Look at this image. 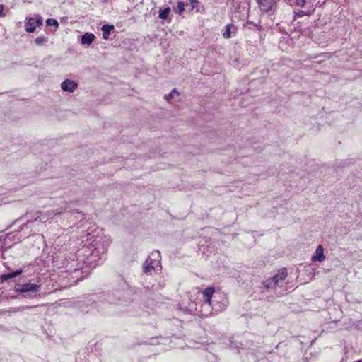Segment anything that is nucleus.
Here are the masks:
<instances>
[{
	"mask_svg": "<svg viewBox=\"0 0 362 362\" xmlns=\"http://www.w3.org/2000/svg\"><path fill=\"white\" fill-rule=\"evenodd\" d=\"M215 292V289L212 287L206 288L202 293V299L204 302L203 305L204 307H207L208 309L205 312L202 313V315L207 316L209 314L211 313L212 310H214L215 312H218L225 308L226 305L223 303H212V297Z\"/></svg>",
	"mask_w": 362,
	"mask_h": 362,
	"instance_id": "nucleus-1",
	"label": "nucleus"
},
{
	"mask_svg": "<svg viewBox=\"0 0 362 362\" xmlns=\"http://www.w3.org/2000/svg\"><path fill=\"white\" fill-rule=\"evenodd\" d=\"M287 276L288 272L286 269H282L272 278L264 281V285L268 288H275L276 286H279L280 284L286 279Z\"/></svg>",
	"mask_w": 362,
	"mask_h": 362,
	"instance_id": "nucleus-2",
	"label": "nucleus"
},
{
	"mask_svg": "<svg viewBox=\"0 0 362 362\" xmlns=\"http://www.w3.org/2000/svg\"><path fill=\"white\" fill-rule=\"evenodd\" d=\"M42 18L37 14L33 17L29 16L26 18L25 22V30L28 33H33L36 28L40 27L42 24Z\"/></svg>",
	"mask_w": 362,
	"mask_h": 362,
	"instance_id": "nucleus-3",
	"label": "nucleus"
},
{
	"mask_svg": "<svg viewBox=\"0 0 362 362\" xmlns=\"http://www.w3.org/2000/svg\"><path fill=\"white\" fill-rule=\"evenodd\" d=\"M111 243V240L109 238L104 237L101 245H98L91 252V256L98 257V259H102L104 255L107 251V247Z\"/></svg>",
	"mask_w": 362,
	"mask_h": 362,
	"instance_id": "nucleus-4",
	"label": "nucleus"
},
{
	"mask_svg": "<svg viewBox=\"0 0 362 362\" xmlns=\"http://www.w3.org/2000/svg\"><path fill=\"white\" fill-rule=\"evenodd\" d=\"M40 288V286L36 284L25 283L15 288V291L19 293L35 294Z\"/></svg>",
	"mask_w": 362,
	"mask_h": 362,
	"instance_id": "nucleus-5",
	"label": "nucleus"
},
{
	"mask_svg": "<svg viewBox=\"0 0 362 362\" xmlns=\"http://www.w3.org/2000/svg\"><path fill=\"white\" fill-rule=\"evenodd\" d=\"M153 259L154 260H159L160 259V255L158 250L152 252L151 255L144 263L143 270L144 273H149L154 269V267L153 265Z\"/></svg>",
	"mask_w": 362,
	"mask_h": 362,
	"instance_id": "nucleus-6",
	"label": "nucleus"
},
{
	"mask_svg": "<svg viewBox=\"0 0 362 362\" xmlns=\"http://www.w3.org/2000/svg\"><path fill=\"white\" fill-rule=\"evenodd\" d=\"M78 88V84L73 80L66 79L61 83V88L68 93H73Z\"/></svg>",
	"mask_w": 362,
	"mask_h": 362,
	"instance_id": "nucleus-7",
	"label": "nucleus"
},
{
	"mask_svg": "<svg viewBox=\"0 0 362 362\" xmlns=\"http://www.w3.org/2000/svg\"><path fill=\"white\" fill-rule=\"evenodd\" d=\"M325 259V255H324V248L322 245H320L317 246L315 250V255L312 257V262H322Z\"/></svg>",
	"mask_w": 362,
	"mask_h": 362,
	"instance_id": "nucleus-8",
	"label": "nucleus"
},
{
	"mask_svg": "<svg viewBox=\"0 0 362 362\" xmlns=\"http://www.w3.org/2000/svg\"><path fill=\"white\" fill-rule=\"evenodd\" d=\"M95 39V37L93 34L86 33L82 37H81V44L85 45H90Z\"/></svg>",
	"mask_w": 362,
	"mask_h": 362,
	"instance_id": "nucleus-9",
	"label": "nucleus"
},
{
	"mask_svg": "<svg viewBox=\"0 0 362 362\" xmlns=\"http://www.w3.org/2000/svg\"><path fill=\"white\" fill-rule=\"evenodd\" d=\"M66 209H67V203L64 202L60 206L59 208H58L55 210H51V211H47V214L49 217H52L53 216H55L57 214H61Z\"/></svg>",
	"mask_w": 362,
	"mask_h": 362,
	"instance_id": "nucleus-10",
	"label": "nucleus"
},
{
	"mask_svg": "<svg viewBox=\"0 0 362 362\" xmlns=\"http://www.w3.org/2000/svg\"><path fill=\"white\" fill-rule=\"evenodd\" d=\"M114 29V26L113 25H103L101 30L103 31V39L105 40H107L109 38V36L110 35V32L111 30H112Z\"/></svg>",
	"mask_w": 362,
	"mask_h": 362,
	"instance_id": "nucleus-11",
	"label": "nucleus"
},
{
	"mask_svg": "<svg viewBox=\"0 0 362 362\" xmlns=\"http://www.w3.org/2000/svg\"><path fill=\"white\" fill-rule=\"evenodd\" d=\"M22 272H23V270L22 269H19V270H17V271H16L14 272H12V273L3 274L1 276V281H7V280H8L10 279L15 278V277L18 276Z\"/></svg>",
	"mask_w": 362,
	"mask_h": 362,
	"instance_id": "nucleus-12",
	"label": "nucleus"
},
{
	"mask_svg": "<svg viewBox=\"0 0 362 362\" xmlns=\"http://www.w3.org/2000/svg\"><path fill=\"white\" fill-rule=\"evenodd\" d=\"M274 4L275 0H260V4L264 11L271 9Z\"/></svg>",
	"mask_w": 362,
	"mask_h": 362,
	"instance_id": "nucleus-13",
	"label": "nucleus"
},
{
	"mask_svg": "<svg viewBox=\"0 0 362 362\" xmlns=\"http://www.w3.org/2000/svg\"><path fill=\"white\" fill-rule=\"evenodd\" d=\"M234 28V26L232 24H228L226 26V30L223 33V37L225 39H229L231 37V28Z\"/></svg>",
	"mask_w": 362,
	"mask_h": 362,
	"instance_id": "nucleus-14",
	"label": "nucleus"
},
{
	"mask_svg": "<svg viewBox=\"0 0 362 362\" xmlns=\"http://www.w3.org/2000/svg\"><path fill=\"white\" fill-rule=\"evenodd\" d=\"M180 95L179 92L177 91V89L174 88L173 89L170 93L168 95H167L165 96V100L168 102V103H171V100L175 96H178Z\"/></svg>",
	"mask_w": 362,
	"mask_h": 362,
	"instance_id": "nucleus-15",
	"label": "nucleus"
},
{
	"mask_svg": "<svg viewBox=\"0 0 362 362\" xmlns=\"http://www.w3.org/2000/svg\"><path fill=\"white\" fill-rule=\"evenodd\" d=\"M47 41H48V37H47L41 36V37H37L35 40V43L37 46H41V45H43L44 44H45L46 42H47Z\"/></svg>",
	"mask_w": 362,
	"mask_h": 362,
	"instance_id": "nucleus-16",
	"label": "nucleus"
},
{
	"mask_svg": "<svg viewBox=\"0 0 362 362\" xmlns=\"http://www.w3.org/2000/svg\"><path fill=\"white\" fill-rule=\"evenodd\" d=\"M174 11L175 13L178 14H181L185 11V4L182 1H179L176 7H175Z\"/></svg>",
	"mask_w": 362,
	"mask_h": 362,
	"instance_id": "nucleus-17",
	"label": "nucleus"
},
{
	"mask_svg": "<svg viewBox=\"0 0 362 362\" xmlns=\"http://www.w3.org/2000/svg\"><path fill=\"white\" fill-rule=\"evenodd\" d=\"M170 11V8L167 7L163 10H160L159 12V18L161 19H166Z\"/></svg>",
	"mask_w": 362,
	"mask_h": 362,
	"instance_id": "nucleus-18",
	"label": "nucleus"
},
{
	"mask_svg": "<svg viewBox=\"0 0 362 362\" xmlns=\"http://www.w3.org/2000/svg\"><path fill=\"white\" fill-rule=\"evenodd\" d=\"M46 24L47 26H54L57 28L59 26V23L57 20L52 18H48L46 20Z\"/></svg>",
	"mask_w": 362,
	"mask_h": 362,
	"instance_id": "nucleus-19",
	"label": "nucleus"
},
{
	"mask_svg": "<svg viewBox=\"0 0 362 362\" xmlns=\"http://www.w3.org/2000/svg\"><path fill=\"white\" fill-rule=\"evenodd\" d=\"M307 0H296V4L298 6L303 7L305 6Z\"/></svg>",
	"mask_w": 362,
	"mask_h": 362,
	"instance_id": "nucleus-20",
	"label": "nucleus"
},
{
	"mask_svg": "<svg viewBox=\"0 0 362 362\" xmlns=\"http://www.w3.org/2000/svg\"><path fill=\"white\" fill-rule=\"evenodd\" d=\"M4 7L3 5H0V17H3L5 16L4 13Z\"/></svg>",
	"mask_w": 362,
	"mask_h": 362,
	"instance_id": "nucleus-21",
	"label": "nucleus"
},
{
	"mask_svg": "<svg viewBox=\"0 0 362 362\" xmlns=\"http://www.w3.org/2000/svg\"><path fill=\"white\" fill-rule=\"evenodd\" d=\"M191 4H192V9H193L195 6H194V4L197 3V0H189Z\"/></svg>",
	"mask_w": 362,
	"mask_h": 362,
	"instance_id": "nucleus-22",
	"label": "nucleus"
},
{
	"mask_svg": "<svg viewBox=\"0 0 362 362\" xmlns=\"http://www.w3.org/2000/svg\"><path fill=\"white\" fill-rule=\"evenodd\" d=\"M356 362H362V360H358Z\"/></svg>",
	"mask_w": 362,
	"mask_h": 362,
	"instance_id": "nucleus-23",
	"label": "nucleus"
}]
</instances>
